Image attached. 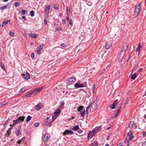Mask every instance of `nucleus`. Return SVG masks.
<instances>
[{
	"label": "nucleus",
	"instance_id": "f257e3e1",
	"mask_svg": "<svg viewBox=\"0 0 146 146\" xmlns=\"http://www.w3.org/2000/svg\"><path fill=\"white\" fill-rule=\"evenodd\" d=\"M134 137V136L131 131H129L127 134V138L125 140L124 143L127 144V146H129L130 145V143L129 140H131L132 138Z\"/></svg>",
	"mask_w": 146,
	"mask_h": 146
},
{
	"label": "nucleus",
	"instance_id": "f03ea898",
	"mask_svg": "<svg viewBox=\"0 0 146 146\" xmlns=\"http://www.w3.org/2000/svg\"><path fill=\"white\" fill-rule=\"evenodd\" d=\"M25 117V116L20 117L17 118L16 120L13 121V126H15L16 124L19 123H20L21 122H23Z\"/></svg>",
	"mask_w": 146,
	"mask_h": 146
},
{
	"label": "nucleus",
	"instance_id": "7ed1b4c3",
	"mask_svg": "<svg viewBox=\"0 0 146 146\" xmlns=\"http://www.w3.org/2000/svg\"><path fill=\"white\" fill-rule=\"evenodd\" d=\"M140 4H137L135 6V9L134 12V15L136 17L138 16L140 13Z\"/></svg>",
	"mask_w": 146,
	"mask_h": 146
},
{
	"label": "nucleus",
	"instance_id": "20e7f679",
	"mask_svg": "<svg viewBox=\"0 0 146 146\" xmlns=\"http://www.w3.org/2000/svg\"><path fill=\"white\" fill-rule=\"evenodd\" d=\"M137 127L136 123L134 121H130L129 123V127L132 129H136Z\"/></svg>",
	"mask_w": 146,
	"mask_h": 146
},
{
	"label": "nucleus",
	"instance_id": "39448f33",
	"mask_svg": "<svg viewBox=\"0 0 146 146\" xmlns=\"http://www.w3.org/2000/svg\"><path fill=\"white\" fill-rule=\"evenodd\" d=\"M90 110L91 111H94L97 108V104L95 102H94L92 104L90 105Z\"/></svg>",
	"mask_w": 146,
	"mask_h": 146
},
{
	"label": "nucleus",
	"instance_id": "423d86ee",
	"mask_svg": "<svg viewBox=\"0 0 146 146\" xmlns=\"http://www.w3.org/2000/svg\"><path fill=\"white\" fill-rule=\"evenodd\" d=\"M76 79L74 77L66 79V83L68 85L70 84L71 83H73L75 82Z\"/></svg>",
	"mask_w": 146,
	"mask_h": 146
},
{
	"label": "nucleus",
	"instance_id": "0eeeda50",
	"mask_svg": "<svg viewBox=\"0 0 146 146\" xmlns=\"http://www.w3.org/2000/svg\"><path fill=\"white\" fill-rule=\"evenodd\" d=\"M50 118L48 117H47L45 120V125H46L48 126L49 127H50L51 126V124L52 122H51L50 120L49 119Z\"/></svg>",
	"mask_w": 146,
	"mask_h": 146
},
{
	"label": "nucleus",
	"instance_id": "6e6552de",
	"mask_svg": "<svg viewBox=\"0 0 146 146\" xmlns=\"http://www.w3.org/2000/svg\"><path fill=\"white\" fill-rule=\"evenodd\" d=\"M125 54V51H121L119 55L118 58L121 60H122Z\"/></svg>",
	"mask_w": 146,
	"mask_h": 146
},
{
	"label": "nucleus",
	"instance_id": "1a4fd4ad",
	"mask_svg": "<svg viewBox=\"0 0 146 146\" xmlns=\"http://www.w3.org/2000/svg\"><path fill=\"white\" fill-rule=\"evenodd\" d=\"M44 45L42 44L41 45L38 46L36 48V52L38 54H39L41 50H42L44 46Z\"/></svg>",
	"mask_w": 146,
	"mask_h": 146
},
{
	"label": "nucleus",
	"instance_id": "9d476101",
	"mask_svg": "<svg viewBox=\"0 0 146 146\" xmlns=\"http://www.w3.org/2000/svg\"><path fill=\"white\" fill-rule=\"evenodd\" d=\"M74 87L77 88H82L84 87V84H80L78 82H77L74 85Z\"/></svg>",
	"mask_w": 146,
	"mask_h": 146
},
{
	"label": "nucleus",
	"instance_id": "9b49d317",
	"mask_svg": "<svg viewBox=\"0 0 146 146\" xmlns=\"http://www.w3.org/2000/svg\"><path fill=\"white\" fill-rule=\"evenodd\" d=\"M74 133V132L72 130H66L63 133V135H66V134H72Z\"/></svg>",
	"mask_w": 146,
	"mask_h": 146
},
{
	"label": "nucleus",
	"instance_id": "f8f14e48",
	"mask_svg": "<svg viewBox=\"0 0 146 146\" xmlns=\"http://www.w3.org/2000/svg\"><path fill=\"white\" fill-rule=\"evenodd\" d=\"M50 135L49 134H46L43 138V141L44 142L46 141L50 138Z\"/></svg>",
	"mask_w": 146,
	"mask_h": 146
},
{
	"label": "nucleus",
	"instance_id": "ddd939ff",
	"mask_svg": "<svg viewBox=\"0 0 146 146\" xmlns=\"http://www.w3.org/2000/svg\"><path fill=\"white\" fill-rule=\"evenodd\" d=\"M111 45L112 44L111 41H108L106 42V48H107V49H109L110 48V47L111 46Z\"/></svg>",
	"mask_w": 146,
	"mask_h": 146
},
{
	"label": "nucleus",
	"instance_id": "4468645a",
	"mask_svg": "<svg viewBox=\"0 0 146 146\" xmlns=\"http://www.w3.org/2000/svg\"><path fill=\"white\" fill-rule=\"evenodd\" d=\"M60 113V110L59 109L57 110L54 112V113L55 117V118H57L58 116Z\"/></svg>",
	"mask_w": 146,
	"mask_h": 146
},
{
	"label": "nucleus",
	"instance_id": "2eb2a0df",
	"mask_svg": "<svg viewBox=\"0 0 146 146\" xmlns=\"http://www.w3.org/2000/svg\"><path fill=\"white\" fill-rule=\"evenodd\" d=\"M128 45L127 43H124L123 44L122 48V49L121 51H125V50H126L127 48Z\"/></svg>",
	"mask_w": 146,
	"mask_h": 146
},
{
	"label": "nucleus",
	"instance_id": "dca6fc26",
	"mask_svg": "<svg viewBox=\"0 0 146 146\" xmlns=\"http://www.w3.org/2000/svg\"><path fill=\"white\" fill-rule=\"evenodd\" d=\"M29 35L32 38H36L38 36L37 34L36 33H29Z\"/></svg>",
	"mask_w": 146,
	"mask_h": 146
},
{
	"label": "nucleus",
	"instance_id": "f3484780",
	"mask_svg": "<svg viewBox=\"0 0 146 146\" xmlns=\"http://www.w3.org/2000/svg\"><path fill=\"white\" fill-rule=\"evenodd\" d=\"M41 105L40 103L38 104L35 107V109L37 111L41 109Z\"/></svg>",
	"mask_w": 146,
	"mask_h": 146
},
{
	"label": "nucleus",
	"instance_id": "a211bd4d",
	"mask_svg": "<svg viewBox=\"0 0 146 146\" xmlns=\"http://www.w3.org/2000/svg\"><path fill=\"white\" fill-rule=\"evenodd\" d=\"M95 131L94 130H93L92 131V132H90L88 135V137H89L90 138H92V137L94 135V132Z\"/></svg>",
	"mask_w": 146,
	"mask_h": 146
},
{
	"label": "nucleus",
	"instance_id": "6ab92c4d",
	"mask_svg": "<svg viewBox=\"0 0 146 146\" xmlns=\"http://www.w3.org/2000/svg\"><path fill=\"white\" fill-rule=\"evenodd\" d=\"M24 78L26 79H28L30 78V75L29 73H26V74L23 75Z\"/></svg>",
	"mask_w": 146,
	"mask_h": 146
},
{
	"label": "nucleus",
	"instance_id": "aec40b11",
	"mask_svg": "<svg viewBox=\"0 0 146 146\" xmlns=\"http://www.w3.org/2000/svg\"><path fill=\"white\" fill-rule=\"evenodd\" d=\"M84 108L83 106H79L77 108V111H78L81 112Z\"/></svg>",
	"mask_w": 146,
	"mask_h": 146
},
{
	"label": "nucleus",
	"instance_id": "412c9836",
	"mask_svg": "<svg viewBox=\"0 0 146 146\" xmlns=\"http://www.w3.org/2000/svg\"><path fill=\"white\" fill-rule=\"evenodd\" d=\"M50 9V6L49 5H48L45 7V11L46 13H48Z\"/></svg>",
	"mask_w": 146,
	"mask_h": 146
},
{
	"label": "nucleus",
	"instance_id": "4be33fe9",
	"mask_svg": "<svg viewBox=\"0 0 146 146\" xmlns=\"http://www.w3.org/2000/svg\"><path fill=\"white\" fill-rule=\"evenodd\" d=\"M42 87H41L40 88H36L35 90V92L36 93V94L37 93L40 91L42 90Z\"/></svg>",
	"mask_w": 146,
	"mask_h": 146
},
{
	"label": "nucleus",
	"instance_id": "5701e85b",
	"mask_svg": "<svg viewBox=\"0 0 146 146\" xmlns=\"http://www.w3.org/2000/svg\"><path fill=\"white\" fill-rule=\"evenodd\" d=\"M9 5L8 3L6 5L0 7V9L3 10V9H5L7 8V7L9 6Z\"/></svg>",
	"mask_w": 146,
	"mask_h": 146
},
{
	"label": "nucleus",
	"instance_id": "b1692460",
	"mask_svg": "<svg viewBox=\"0 0 146 146\" xmlns=\"http://www.w3.org/2000/svg\"><path fill=\"white\" fill-rule=\"evenodd\" d=\"M32 118L31 116L28 115L26 119V121L27 123L28 122L30 121Z\"/></svg>",
	"mask_w": 146,
	"mask_h": 146
},
{
	"label": "nucleus",
	"instance_id": "393cba45",
	"mask_svg": "<svg viewBox=\"0 0 146 146\" xmlns=\"http://www.w3.org/2000/svg\"><path fill=\"white\" fill-rule=\"evenodd\" d=\"M79 128V127L78 125H76L75 126H74L72 128V129L74 131H76L77 130H78Z\"/></svg>",
	"mask_w": 146,
	"mask_h": 146
},
{
	"label": "nucleus",
	"instance_id": "a878e982",
	"mask_svg": "<svg viewBox=\"0 0 146 146\" xmlns=\"http://www.w3.org/2000/svg\"><path fill=\"white\" fill-rule=\"evenodd\" d=\"M101 128V126H98L96 127L94 130L95 132H98Z\"/></svg>",
	"mask_w": 146,
	"mask_h": 146
},
{
	"label": "nucleus",
	"instance_id": "bb28decb",
	"mask_svg": "<svg viewBox=\"0 0 146 146\" xmlns=\"http://www.w3.org/2000/svg\"><path fill=\"white\" fill-rule=\"evenodd\" d=\"M137 75L136 74L134 73L132 76L131 78V79L134 80L136 77L137 76Z\"/></svg>",
	"mask_w": 146,
	"mask_h": 146
},
{
	"label": "nucleus",
	"instance_id": "cd10ccee",
	"mask_svg": "<svg viewBox=\"0 0 146 146\" xmlns=\"http://www.w3.org/2000/svg\"><path fill=\"white\" fill-rule=\"evenodd\" d=\"M66 11L68 15H70V8L69 7H67Z\"/></svg>",
	"mask_w": 146,
	"mask_h": 146
},
{
	"label": "nucleus",
	"instance_id": "c85d7f7f",
	"mask_svg": "<svg viewBox=\"0 0 146 146\" xmlns=\"http://www.w3.org/2000/svg\"><path fill=\"white\" fill-rule=\"evenodd\" d=\"M15 134L17 135H19L21 134V133L20 132V130H16L15 132Z\"/></svg>",
	"mask_w": 146,
	"mask_h": 146
},
{
	"label": "nucleus",
	"instance_id": "c756f323",
	"mask_svg": "<svg viewBox=\"0 0 146 146\" xmlns=\"http://www.w3.org/2000/svg\"><path fill=\"white\" fill-rule=\"evenodd\" d=\"M115 104L114 103L111 104L110 106V108L111 109H114L115 108Z\"/></svg>",
	"mask_w": 146,
	"mask_h": 146
},
{
	"label": "nucleus",
	"instance_id": "7c9ffc66",
	"mask_svg": "<svg viewBox=\"0 0 146 146\" xmlns=\"http://www.w3.org/2000/svg\"><path fill=\"white\" fill-rule=\"evenodd\" d=\"M10 22L9 21H4L3 22V24L4 25H6L7 24H10Z\"/></svg>",
	"mask_w": 146,
	"mask_h": 146
},
{
	"label": "nucleus",
	"instance_id": "2f4dec72",
	"mask_svg": "<svg viewBox=\"0 0 146 146\" xmlns=\"http://www.w3.org/2000/svg\"><path fill=\"white\" fill-rule=\"evenodd\" d=\"M26 88L25 87L22 88L20 90V93L24 92L26 90Z\"/></svg>",
	"mask_w": 146,
	"mask_h": 146
},
{
	"label": "nucleus",
	"instance_id": "473e14b6",
	"mask_svg": "<svg viewBox=\"0 0 146 146\" xmlns=\"http://www.w3.org/2000/svg\"><path fill=\"white\" fill-rule=\"evenodd\" d=\"M14 5H15V6L17 7L20 5V3L19 2H16L14 3Z\"/></svg>",
	"mask_w": 146,
	"mask_h": 146
},
{
	"label": "nucleus",
	"instance_id": "72a5a7b5",
	"mask_svg": "<svg viewBox=\"0 0 146 146\" xmlns=\"http://www.w3.org/2000/svg\"><path fill=\"white\" fill-rule=\"evenodd\" d=\"M54 9L57 10H58L59 9L58 5L56 4H55L54 5Z\"/></svg>",
	"mask_w": 146,
	"mask_h": 146
},
{
	"label": "nucleus",
	"instance_id": "f704fd0d",
	"mask_svg": "<svg viewBox=\"0 0 146 146\" xmlns=\"http://www.w3.org/2000/svg\"><path fill=\"white\" fill-rule=\"evenodd\" d=\"M120 112V111H119V110H118L117 111V113L115 115V117H114V118H115L117 117L119 114V113Z\"/></svg>",
	"mask_w": 146,
	"mask_h": 146
},
{
	"label": "nucleus",
	"instance_id": "c9c22d12",
	"mask_svg": "<svg viewBox=\"0 0 146 146\" xmlns=\"http://www.w3.org/2000/svg\"><path fill=\"white\" fill-rule=\"evenodd\" d=\"M8 103V102L5 101L3 102L1 104H0V107H1L3 106L6 104Z\"/></svg>",
	"mask_w": 146,
	"mask_h": 146
},
{
	"label": "nucleus",
	"instance_id": "e433bc0d",
	"mask_svg": "<svg viewBox=\"0 0 146 146\" xmlns=\"http://www.w3.org/2000/svg\"><path fill=\"white\" fill-rule=\"evenodd\" d=\"M86 110H84L82 112H80V114L82 116H84L85 114Z\"/></svg>",
	"mask_w": 146,
	"mask_h": 146
},
{
	"label": "nucleus",
	"instance_id": "4c0bfd02",
	"mask_svg": "<svg viewBox=\"0 0 146 146\" xmlns=\"http://www.w3.org/2000/svg\"><path fill=\"white\" fill-rule=\"evenodd\" d=\"M29 93L31 95L33 93H34L35 95H36V93L35 92V90L30 91L29 92Z\"/></svg>",
	"mask_w": 146,
	"mask_h": 146
},
{
	"label": "nucleus",
	"instance_id": "58836bf2",
	"mask_svg": "<svg viewBox=\"0 0 146 146\" xmlns=\"http://www.w3.org/2000/svg\"><path fill=\"white\" fill-rule=\"evenodd\" d=\"M34 13H35V12L33 11H31L30 12V15L32 17H33V16H34V15H35Z\"/></svg>",
	"mask_w": 146,
	"mask_h": 146
},
{
	"label": "nucleus",
	"instance_id": "ea45409f",
	"mask_svg": "<svg viewBox=\"0 0 146 146\" xmlns=\"http://www.w3.org/2000/svg\"><path fill=\"white\" fill-rule=\"evenodd\" d=\"M140 49L141 48H137L136 50V52H138V55H139V54L140 52Z\"/></svg>",
	"mask_w": 146,
	"mask_h": 146
},
{
	"label": "nucleus",
	"instance_id": "a19ab883",
	"mask_svg": "<svg viewBox=\"0 0 146 146\" xmlns=\"http://www.w3.org/2000/svg\"><path fill=\"white\" fill-rule=\"evenodd\" d=\"M21 12L22 13L21 14L23 15H24L25 14V10L23 9Z\"/></svg>",
	"mask_w": 146,
	"mask_h": 146
},
{
	"label": "nucleus",
	"instance_id": "79ce46f5",
	"mask_svg": "<svg viewBox=\"0 0 146 146\" xmlns=\"http://www.w3.org/2000/svg\"><path fill=\"white\" fill-rule=\"evenodd\" d=\"M31 95L29 93H27L26 94V95L25 96L26 97H31Z\"/></svg>",
	"mask_w": 146,
	"mask_h": 146
},
{
	"label": "nucleus",
	"instance_id": "37998d69",
	"mask_svg": "<svg viewBox=\"0 0 146 146\" xmlns=\"http://www.w3.org/2000/svg\"><path fill=\"white\" fill-rule=\"evenodd\" d=\"M1 66L4 70H5V68L4 65L3 64H1Z\"/></svg>",
	"mask_w": 146,
	"mask_h": 146
},
{
	"label": "nucleus",
	"instance_id": "c03bdc74",
	"mask_svg": "<svg viewBox=\"0 0 146 146\" xmlns=\"http://www.w3.org/2000/svg\"><path fill=\"white\" fill-rule=\"evenodd\" d=\"M55 115L54 116L53 115L52 116V123H53L54 121L55 120L56 118H55Z\"/></svg>",
	"mask_w": 146,
	"mask_h": 146
},
{
	"label": "nucleus",
	"instance_id": "a18cd8bd",
	"mask_svg": "<svg viewBox=\"0 0 146 146\" xmlns=\"http://www.w3.org/2000/svg\"><path fill=\"white\" fill-rule=\"evenodd\" d=\"M95 84H93V86L92 90V91H93V92H94L95 90Z\"/></svg>",
	"mask_w": 146,
	"mask_h": 146
},
{
	"label": "nucleus",
	"instance_id": "49530a36",
	"mask_svg": "<svg viewBox=\"0 0 146 146\" xmlns=\"http://www.w3.org/2000/svg\"><path fill=\"white\" fill-rule=\"evenodd\" d=\"M64 103L63 102H62L61 103V104L60 105V108H62L64 106Z\"/></svg>",
	"mask_w": 146,
	"mask_h": 146
},
{
	"label": "nucleus",
	"instance_id": "de8ad7c7",
	"mask_svg": "<svg viewBox=\"0 0 146 146\" xmlns=\"http://www.w3.org/2000/svg\"><path fill=\"white\" fill-rule=\"evenodd\" d=\"M142 47V46L141 45V42H140L138 44V46L137 47V48H141Z\"/></svg>",
	"mask_w": 146,
	"mask_h": 146
},
{
	"label": "nucleus",
	"instance_id": "09e8293b",
	"mask_svg": "<svg viewBox=\"0 0 146 146\" xmlns=\"http://www.w3.org/2000/svg\"><path fill=\"white\" fill-rule=\"evenodd\" d=\"M31 57L32 58H34L35 57V54L34 53H32L31 54Z\"/></svg>",
	"mask_w": 146,
	"mask_h": 146
},
{
	"label": "nucleus",
	"instance_id": "8fccbe9b",
	"mask_svg": "<svg viewBox=\"0 0 146 146\" xmlns=\"http://www.w3.org/2000/svg\"><path fill=\"white\" fill-rule=\"evenodd\" d=\"M39 125V123H35L34 124V125L35 127H38V125Z\"/></svg>",
	"mask_w": 146,
	"mask_h": 146
},
{
	"label": "nucleus",
	"instance_id": "3c124183",
	"mask_svg": "<svg viewBox=\"0 0 146 146\" xmlns=\"http://www.w3.org/2000/svg\"><path fill=\"white\" fill-rule=\"evenodd\" d=\"M69 23L70 25H72L73 24V21L72 19H70V20Z\"/></svg>",
	"mask_w": 146,
	"mask_h": 146
},
{
	"label": "nucleus",
	"instance_id": "603ef678",
	"mask_svg": "<svg viewBox=\"0 0 146 146\" xmlns=\"http://www.w3.org/2000/svg\"><path fill=\"white\" fill-rule=\"evenodd\" d=\"M12 129V127H10L8 129L7 131V132H10L9 131H11Z\"/></svg>",
	"mask_w": 146,
	"mask_h": 146
},
{
	"label": "nucleus",
	"instance_id": "864d4df0",
	"mask_svg": "<svg viewBox=\"0 0 146 146\" xmlns=\"http://www.w3.org/2000/svg\"><path fill=\"white\" fill-rule=\"evenodd\" d=\"M9 34L11 36H14V33L12 32H11Z\"/></svg>",
	"mask_w": 146,
	"mask_h": 146
},
{
	"label": "nucleus",
	"instance_id": "5fc2aeb1",
	"mask_svg": "<svg viewBox=\"0 0 146 146\" xmlns=\"http://www.w3.org/2000/svg\"><path fill=\"white\" fill-rule=\"evenodd\" d=\"M143 136L144 137L146 136V133L144 131L142 133Z\"/></svg>",
	"mask_w": 146,
	"mask_h": 146
},
{
	"label": "nucleus",
	"instance_id": "6e6d98bb",
	"mask_svg": "<svg viewBox=\"0 0 146 146\" xmlns=\"http://www.w3.org/2000/svg\"><path fill=\"white\" fill-rule=\"evenodd\" d=\"M44 23L45 25L47 24V20L46 19H44Z\"/></svg>",
	"mask_w": 146,
	"mask_h": 146
},
{
	"label": "nucleus",
	"instance_id": "4d7b16f0",
	"mask_svg": "<svg viewBox=\"0 0 146 146\" xmlns=\"http://www.w3.org/2000/svg\"><path fill=\"white\" fill-rule=\"evenodd\" d=\"M66 21L65 19H63L62 21V23L64 24L66 23Z\"/></svg>",
	"mask_w": 146,
	"mask_h": 146
},
{
	"label": "nucleus",
	"instance_id": "13d9d810",
	"mask_svg": "<svg viewBox=\"0 0 146 146\" xmlns=\"http://www.w3.org/2000/svg\"><path fill=\"white\" fill-rule=\"evenodd\" d=\"M61 46L62 47H66V46H65V45L64 43L62 44H61Z\"/></svg>",
	"mask_w": 146,
	"mask_h": 146
},
{
	"label": "nucleus",
	"instance_id": "bf43d9fd",
	"mask_svg": "<svg viewBox=\"0 0 146 146\" xmlns=\"http://www.w3.org/2000/svg\"><path fill=\"white\" fill-rule=\"evenodd\" d=\"M69 15H68V16H66V20L67 21H68L69 19Z\"/></svg>",
	"mask_w": 146,
	"mask_h": 146
},
{
	"label": "nucleus",
	"instance_id": "052dcab7",
	"mask_svg": "<svg viewBox=\"0 0 146 146\" xmlns=\"http://www.w3.org/2000/svg\"><path fill=\"white\" fill-rule=\"evenodd\" d=\"M89 108H90V105L89 106H88V107H87V108H86V112L88 111V109Z\"/></svg>",
	"mask_w": 146,
	"mask_h": 146
},
{
	"label": "nucleus",
	"instance_id": "680f3d73",
	"mask_svg": "<svg viewBox=\"0 0 146 146\" xmlns=\"http://www.w3.org/2000/svg\"><path fill=\"white\" fill-rule=\"evenodd\" d=\"M129 101V100L128 99H127V100H126V102L125 103V104H128Z\"/></svg>",
	"mask_w": 146,
	"mask_h": 146
},
{
	"label": "nucleus",
	"instance_id": "e2e57ef3",
	"mask_svg": "<svg viewBox=\"0 0 146 146\" xmlns=\"http://www.w3.org/2000/svg\"><path fill=\"white\" fill-rule=\"evenodd\" d=\"M10 132L7 133V134H5V135L6 136L8 137L9 136V134L10 133Z\"/></svg>",
	"mask_w": 146,
	"mask_h": 146
},
{
	"label": "nucleus",
	"instance_id": "0e129e2a",
	"mask_svg": "<svg viewBox=\"0 0 146 146\" xmlns=\"http://www.w3.org/2000/svg\"><path fill=\"white\" fill-rule=\"evenodd\" d=\"M23 19H24L25 21H26L27 20V19L26 18V17L25 16H23L22 17Z\"/></svg>",
	"mask_w": 146,
	"mask_h": 146
},
{
	"label": "nucleus",
	"instance_id": "69168bd1",
	"mask_svg": "<svg viewBox=\"0 0 146 146\" xmlns=\"http://www.w3.org/2000/svg\"><path fill=\"white\" fill-rule=\"evenodd\" d=\"M140 72H139L138 71L136 72L135 73V74H137V76H138L139 74L140 73Z\"/></svg>",
	"mask_w": 146,
	"mask_h": 146
},
{
	"label": "nucleus",
	"instance_id": "338daca9",
	"mask_svg": "<svg viewBox=\"0 0 146 146\" xmlns=\"http://www.w3.org/2000/svg\"><path fill=\"white\" fill-rule=\"evenodd\" d=\"M142 69H143L142 68H140L138 70V71L139 72H140L142 70Z\"/></svg>",
	"mask_w": 146,
	"mask_h": 146
},
{
	"label": "nucleus",
	"instance_id": "774afa93",
	"mask_svg": "<svg viewBox=\"0 0 146 146\" xmlns=\"http://www.w3.org/2000/svg\"><path fill=\"white\" fill-rule=\"evenodd\" d=\"M22 141V140H19L17 142V143L18 144H20L21 143V142Z\"/></svg>",
	"mask_w": 146,
	"mask_h": 146
}]
</instances>
